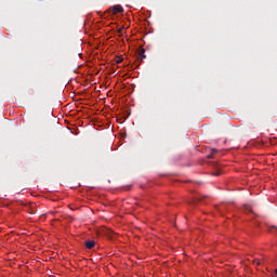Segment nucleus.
Here are the masks:
<instances>
[{
    "instance_id": "7ed1b4c3",
    "label": "nucleus",
    "mask_w": 277,
    "mask_h": 277,
    "mask_svg": "<svg viewBox=\"0 0 277 277\" xmlns=\"http://www.w3.org/2000/svg\"><path fill=\"white\" fill-rule=\"evenodd\" d=\"M145 52H146L145 48H142V49L140 50V52H138L140 58H142V60L146 58Z\"/></svg>"
},
{
    "instance_id": "0eeeda50",
    "label": "nucleus",
    "mask_w": 277,
    "mask_h": 277,
    "mask_svg": "<svg viewBox=\"0 0 277 277\" xmlns=\"http://www.w3.org/2000/svg\"><path fill=\"white\" fill-rule=\"evenodd\" d=\"M208 158H209V159L213 158L212 154H210V155L208 156Z\"/></svg>"
},
{
    "instance_id": "6e6552de",
    "label": "nucleus",
    "mask_w": 277,
    "mask_h": 277,
    "mask_svg": "<svg viewBox=\"0 0 277 277\" xmlns=\"http://www.w3.org/2000/svg\"><path fill=\"white\" fill-rule=\"evenodd\" d=\"M212 151L217 153V149H212Z\"/></svg>"
},
{
    "instance_id": "f03ea898",
    "label": "nucleus",
    "mask_w": 277,
    "mask_h": 277,
    "mask_svg": "<svg viewBox=\"0 0 277 277\" xmlns=\"http://www.w3.org/2000/svg\"><path fill=\"white\" fill-rule=\"evenodd\" d=\"M95 245H96V242H95V241H92L91 239H87V241L84 242V246H85L88 249L94 248Z\"/></svg>"
},
{
    "instance_id": "f257e3e1",
    "label": "nucleus",
    "mask_w": 277,
    "mask_h": 277,
    "mask_svg": "<svg viewBox=\"0 0 277 277\" xmlns=\"http://www.w3.org/2000/svg\"><path fill=\"white\" fill-rule=\"evenodd\" d=\"M124 10L121 6V4H115V6L111 8V13L113 14H118V13H123Z\"/></svg>"
},
{
    "instance_id": "1a4fd4ad",
    "label": "nucleus",
    "mask_w": 277,
    "mask_h": 277,
    "mask_svg": "<svg viewBox=\"0 0 277 277\" xmlns=\"http://www.w3.org/2000/svg\"><path fill=\"white\" fill-rule=\"evenodd\" d=\"M215 175H220V172L214 173Z\"/></svg>"
},
{
    "instance_id": "9d476101",
    "label": "nucleus",
    "mask_w": 277,
    "mask_h": 277,
    "mask_svg": "<svg viewBox=\"0 0 277 277\" xmlns=\"http://www.w3.org/2000/svg\"><path fill=\"white\" fill-rule=\"evenodd\" d=\"M273 228H276V230H277V226H272Z\"/></svg>"
},
{
    "instance_id": "39448f33",
    "label": "nucleus",
    "mask_w": 277,
    "mask_h": 277,
    "mask_svg": "<svg viewBox=\"0 0 277 277\" xmlns=\"http://www.w3.org/2000/svg\"><path fill=\"white\" fill-rule=\"evenodd\" d=\"M243 208H245V211H247V212L252 211L251 206H243Z\"/></svg>"
},
{
    "instance_id": "9b49d317",
    "label": "nucleus",
    "mask_w": 277,
    "mask_h": 277,
    "mask_svg": "<svg viewBox=\"0 0 277 277\" xmlns=\"http://www.w3.org/2000/svg\"><path fill=\"white\" fill-rule=\"evenodd\" d=\"M275 274L277 275V268H276V271H275Z\"/></svg>"
},
{
    "instance_id": "f8f14e48",
    "label": "nucleus",
    "mask_w": 277,
    "mask_h": 277,
    "mask_svg": "<svg viewBox=\"0 0 277 277\" xmlns=\"http://www.w3.org/2000/svg\"><path fill=\"white\" fill-rule=\"evenodd\" d=\"M122 29H119V32H121Z\"/></svg>"
},
{
    "instance_id": "423d86ee",
    "label": "nucleus",
    "mask_w": 277,
    "mask_h": 277,
    "mask_svg": "<svg viewBox=\"0 0 277 277\" xmlns=\"http://www.w3.org/2000/svg\"><path fill=\"white\" fill-rule=\"evenodd\" d=\"M254 264L260 265V264H261V262H260V261H258V260H255V261H254Z\"/></svg>"
},
{
    "instance_id": "20e7f679",
    "label": "nucleus",
    "mask_w": 277,
    "mask_h": 277,
    "mask_svg": "<svg viewBox=\"0 0 277 277\" xmlns=\"http://www.w3.org/2000/svg\"><path fill=\"white\" fill-rule=\"evenodd\" d=\"M123 62V57L122 56H117L116 57V63L117 64H120V63H122Z\"/></svg>"
}]
</instances>
